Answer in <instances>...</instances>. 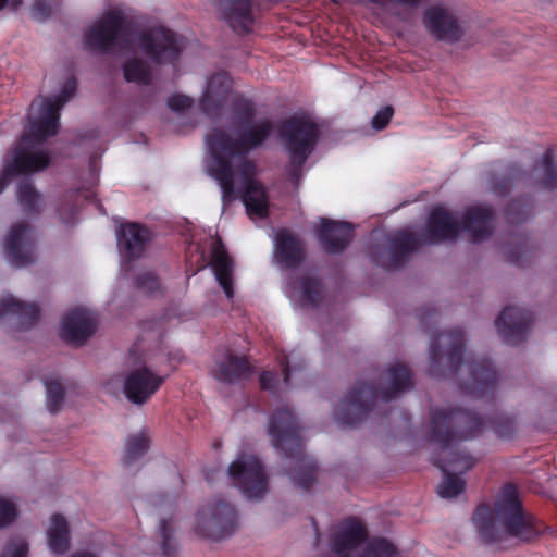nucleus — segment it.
Returning <instances> with one entry per match:
<instances>
[{
    "label": "nucleus",
    "instance_id": "6ab92c4d",
    "mask_svg": "<svg viewBox=\"0 0 557 557\" xmlns=\"http://www.w3.org/2000/svg\"><path fill=\"white\" fill-rule=\"evenodd\" d=\"M531 322L530 315L516 307L506 308L496 321L497 332L510 345L518 344Z\"/></svg>",
    "mask_w": 557,
    "mask_h": 557
},
{
    "label": "nucleus",
    "instance_id": "20e7f679",
    "mask_svg": "<svg viewBox=\"0 0 557 557\" xmlns=\"http://www.w3.org/2000/svg\"><path fill=\"white\" fill-rule=\"evenodd\" d=\"M481 425L476 416L461 410L438 409L433 412L431 438L442 447L441 457L436 460L443 471V481L437 486L440 497L451 499L463 492L465 481L459 474L470 470L475 460L467 454H455L450 458V446L456 438L474 436Z\"/></svg>",
    "mask_w": 557,
    "mask_h": 557
},
{
    "label": "nucleus",
    "instance_id": "f3484780",
    "mask_svg": "<svg viewBox=\"0 0 557 557\" xmlns=\"http://www.w3.org/2000/svg\"><path fill=\"white\" fill-rule=\"evenodd\" d=\"M95 330V317L83 308L67 312L62 320V336L74 345H82L94 334Z\"/></svg>",
    "mask_w": 557,
    "mask_h": 557
},
{
    "label": "nucleus",
    "instance_id": "c756f323",
    "mask_svg": "<svg viewBox=\"0 0 557 557\" xmlns=\"http://www.w3.org/2000/svg\"><path fill=\"white\" fill-rule=\"evenodd\" d=\"M17 199L18 202L29 211H35L38 209L41 197L37 194L35 188L33 187L29 181H23L17 188Z\"/></svg>",
    "mask_w": 557,
    "mask_h": 557
},
{
    "label": "nucleus",
    "instance_id": "09e8293b",
    "mask_svg": "<svg viewBox=\"0 0 557 557\" xmlns=\"http://www.w3.org/2000/svg\"><path fill=\"white\" fill-rule=\"evenodd\" d=\"M436 356H437V352H436V351H432V358H433L434 360H435Z\"/></svg>",
    "mask_w": 557,
    "mask_h": 557
},
{
    "label": "nucleus",
    "instance_id": "7ed1b4c3",
    "mask_svg": "<svg viewBox=\"0 0 557 557\" xmlns=\"http://www.w3.org/2000/svg\"><path fill=\"white\" fill-rule=\"evenodd\" d=\"M75 91L76 82L67 78L60 95L39 97L33 101L22 139L12 157L5 161L0 174V194L5 187L9 175L33 173L48 166L49 154L40 144L58 133L60 110Z\"/></svg>",
    "mask_w": 557,
    "mask_h": 557
},
{
    "label": "nucleus",
    "instance_id": "cd10ccee",
    "mask_svg": "<svg viewBox=\"0 0 557 557\" xmlns=\"http://www.w3.org/2000/svg\"><path fill=\"white\" fill-rule=\"evenodd\" d=\"M472 375V382L466 385V391L471 394L482 395L487 392L495 380V373L488 364L472 363L467 367Z\"/></svg>",
    "mask_w": 557,
    "mask_h": 557
},
{
    "label": "nucleus",
    "instance_id": "ea45409f",
    "mask_svg": "<svg viewBox=\"0 0 557 557\" xmlns=\"http://www.w3.org/2000/svg\"><path fill=\"white\" fill-rule=\"evenodd\" d=\"M168 106L173 111H184L191 106V99L185 95H173L169 98Z\"/></svg>",
    "mask_w": 557,
    "mask_h": 557
},
{
    "label": "nucleus",
    "instance_id": "4be33fe9",
    "mask_svg": "<svg viewBox=\"0 0 557 557\" xmlns=\"http://www.w3.org/2000/svg\"><path fill=\"white\" fill-rule=\"evenodd\" d=\"M149 239V231L135 223L122 225L117 233L119 249L128 259L140 256Z\"/></svg>",
    "mask_w": 557,
    "mask_h": 557
},
{
    "label": "nucleus",
    "instance_id": "f704fd0d",
    "mask_svg": "<svg viewBox=\"0 0 557 557\" xmlns=\"http://www.w3.org/2000/svg\"><path fill=\"white\" fill-rule=\"evenodd\" d=\"M159 533L162 539V550L164 555H170L174 549L172 544V536L174 533V527L172 520L161 519L159 522Z\"/></svg>",
    "mask_w": 557,
    "mask_h": 557
},
{
    "label": "nucleus",
    "instance_id": "e433bc0d",
    "mask_svg": "<svg viewBox=\"0 0 557 557\" xmlns=\"http://www.w3.org/2000/svg\"><path fill=\"white\" fill-rule=\"evenodd\" d=\"M393 108L387 106L377 111L375 116L372 119V127L376 131L383 129L393 116Z\"/></svg>",
    "mask_w": 557,
    "mask_h": 557
},
{
    "label": "nucleus",
    "instance_id": "5701e85b",
    "mask_svg": "<svg viewBox=\"0 0 557 557\" xmlns=\"http://www.w3.org/2000/svg\"><path fill=\"white\" fill-rule=\"evenodd\" d=\"M302 247L296 236L286 230L275 235L274 259L285 268L298 265L302 259Z\"/></svg>",
    "mask_w": 557,
    "mask_h": 557
},
{
    "label": "nucleus",
    "instance_id": "6e6552de",
    "mask_svg": "<svg viewBox=\"0 0 557 557\" xmlns=\"http://www.w3.org/2000/svg\"><path fill=\"white\" fill-rule=\"evenodd\" d=\"M164 377L151 371L145 362L134 361L124 374L116 373L103 382V388L111 395L123 392L133 404L146 403L161 386Z\"/></svg>",
    "mask_w": 557,
    "mask_h": 557
},
{
    "label": "nucleus",
    "instance_id": "393cba45",
    "mask_svg": "<svg viewBox=\"0 0 557 557\" xmlns=\"http://www.w3.org/2000/svg\"><path fill=\"white\" fill-rule=\"evenodd\" d=\"M224 18L237 32H246L252 22L249 0H220Z\"/></svg>",
    "mask_w": 557,
    "mask_h": 557
},
{
    "label": "nucleus",
    "instance_id": "4468645a",
    "mask_svg": "<svg viewBox=\"0 0 557 557\" xmlns=\"http://www.w3.org/2000/svg\"><path fill=\"white\" fill-rule=\"evenodd\" d=\"M5 260L15 268H23L36 260V235L25 222L13 224L3 238Z\"/></svg>",
    "mask_w": 557,
    "mask_h": 557
},
{
    "label": "nucleus",
    "instance_id": "a211bd4d",
    "mask_svg": "<svg viewBox=\"0 0 557 557\" xmlns=\"http://www.w3.org/2000/svg\"><path fill=\"white\" fill-rule=\"evenodd\" d=\"M289 300L299 307H313L323 298L321 283L311 275L290 278L285 288Z\"/></svg>",
    "mask_w": 557,
    "mask_h": 557
},
{
    "label": "nucleus",
    "instance_id": "a18cd8bd",
    "mask_svg": "<svg viewBox=\"0 0 557 557\" xmlns=\"http://www.w3.org/2000/svg\"><path fill=\"white\" fill-rule=\"evenodd\" d=\"M66 208L63 207L61 210H60V216H61V220L62 222L65 224V225H71L74 223L75 219H74V214L72 212L69 213V219L65 218V212H66Z\"/></svg>",
    "mask_w": 557,
    "mask_h": 557
},
{
    "label": "nucleus",
    "instance_id": "dca6fc26",
    "mask_svg": "<svg viewBox=\"0 0 557 557\" xmlns=\"http://www.w3.org/2000/svg\"><path fill=\"white\" fill-rule=\"evenodd\" d=\"M268 433L276 448L290 455L294 454V450L299 451L300 442L297 435V426L288 409L278 410L271 417Z\"/></svg>",
    "mask_w": 557,
    "mask_h": 557
},
{
    "label": "nucleus",
    "instance_id": "9d476101",
    "mask_svg": "<svg viewBox=\"0 0 557 557\" xmlns=\"http://www.w3.org/2000/svg\"><path fill=\"white\" fill-rule=\"evenodd\" d=\"M280 136L292 166L297 168L305 163L312 152L318 138V128L308 117L294 116L283 123Z\"/></svg>",
    "mask_w": 557,
    "mask_h": 557
},
{
    "label": "nucleus",
    "instance_id": "f03ea898",
    "mask_svg": "<svg viewBox=\"0 0 557 557\" xmlns=\"http://www.w3.org/2000/svg\"><path fill=\"white\" fill-rule=\"evenodd\" d=\"M86 44L95 49H126L134 54L123 64L124 77L127 82L148 84L151 71L148 64L136 54L144 52L158 63L174 61L183 49L181 40L169 29L158 27L143 34L133 35L128 22L119 9L106 11L88 29Z\"/></svg>",
    "mask_w": 557,
    "mask_h": 557
},
{
    "label": "nucleus",
    "instance_id": "de8ad7c7",
    "mask_svg": "<svg viewBox=\"0 0 557 557\" xmlns=\"http://www.w3.org/2000/svg\"><path fill=\"white\" fill-rule=\"evenodd\" d=\"M491 189L494 191V193H498V189L496 186H492Z\"/></svg>",
    "mask_w": 557,
    "mask_h": 557
},
{
    "label": "nucleus",
    "instance_id": "79ce46f5",
    "mask_svg": "<svg viewBox=\"0 0 557 557\" xmlns=\"http://www.w3.org/2000/svg\"><path fill=\"white\" fill-rule=\"evenodd\" d=\"M260 384L263 389H268L273 393L277 391L275 377L270 372H264L261 374Z\"/></svg>",
    "mask_w": 557,
    "mask_h": 557
},
{
    "label": "nucleus",
    "instance_id": "a19ab883",
    "mask_svg": "<svg viewBox=\"0 0 557 557\" xmlns=\"http://www.w3.org/2000/svg\"><path fill=\"white\" fill-rule=\"evenodd\" d=\"M49 11V5L41 0L35 1L32 5V16L39 21L46 18Z\"/></svg>",
    "mask_w": 557,
    "mask_h": 557
},
{
    "label": "nucleus",
    "instance_id": "49530a36",
    "mask_svg": "<svg viewBox=\"0 0 557 557\" xmlns=\"http://www.w3.org/2000/svg\"><path fill=\"white\" fill-rule=\"evenodd\" d=\"M71 557H96V556L90 553L79 552V553L72 555Z\"/></svg>",
    "mask_w": 557,
    "mask_h": 557
},
{
    "label": "nucleus",
    "instance_id": "2eb2a0df",
    "mask_svg": "<svg viewBox=\"0 0 557 557\" xmlns=\"http://www.w3.org/2000/svg\"><path fill=\"white\" fill-rule=\"evenodd\" d=\"M37 304L7 294L0 297V324L20 332L32 329L39 320Z\"/></svg>",
    "mask_w": 557,
    "mask_h": 557
},
{
    "label": "nucleus",
    "instance_id": "37998d69",
    "mask_svg": "<svg viewBox=\"0 0 557 557\" xmlns=\"http://www.w3.org/2000/svg\"><path fill=\"white\" fill-rule=\"evenodd\" d=\"M23 4V0H0V11L16 12Z\"/></svg>",
    "mask_w": 557,
    "mask_h": 557
},
{
    "label": "nucleus",
    "instance_id": "bb28decb",
    "mask_svg": "<svg viewBox=\"0 0 557 557\" xmlns=\"http://www.w3.org/2000/svg\"><path fill=\"white\" fill-rule=\"evenodd\" d=\"M47 543L53 554H64L70 547V528L66 519L61 515L50 518L46 530Z\"/></svg>",
    "mask_w": 557,
    "mask_h": 557
},
{
    "label": "nucleus",
    "instance_id": "f257e3e1",
    "mask_svg": "<svg viewBox=\"0 0 557 557\" xmlns=\"http://www.w3.org/2000/svg\"><path fill=\"white\" fill-rule=\"evenodd\" d=\"M269 120L247 122L238 131H213L206 139L209 158L206 169L222 190L225 206L242 196L250 219H263L269 212V197L260 182L255 178L256 169L246 154L260 146L272 133Z\"/></svg>",
    "mask_w": 557,
    "mask_h": 557
},
{
    "label": "nucleus",
    "instance_id": "0eeeda50",
    "mask_svg": "<svg viewBox=\"0 0 557 557\" xmlns=\"http://www.w3.org/2000/svg\"><path fill=\"white\" fill-rule=\"evenodd\" d=\"M411 385L409 370L400 363L392 366L385 373L384 386L381 392H375L366 383L358 384L341 403L336 419L341 423L355 425L364 417L370 403L377 398L388 401L409 389Z\"/></svg>",
    "mask_w": 557,
    "mask_h": 557
},
{
    "label": "nucleus",
    "instance_id": "412c9836",
    "mask_svg": "<svg viewBox=\"0 0 557 557\" xmlns=\"http://www.w3.org/2000/svg\"><path fill=\"white\" fill-rule=\"evenodd\" d=\"M319 238L329 252L343 250L351 239V227L346 222L320 220Z\"/></svg>",
    "mask_w": 557,
    "mask_h": 557
},
{
    "label": "nucleus",
    "instance_id": "c85d7f7f",
    "mask_svg": "<svg viewBox=\"0 0 557 557\" xmlns=\"http://www.w3.org/2000/svg\"><path fill=\"white\" fill-rule=\"evenodd\" d=\"M46 407L51 413L58 412L64 403L65 385L61 377L50 375L45 377Z\"/></svg>",
    "mask_w": 557,
    "mask_h": 557
},
{
    "label": "nucleus",
    "instance_id": "1a4fd4ad",
    "mask_svg": "<svg viewBox=\"0 0 557 557\" xmlns=\"http://www.w3.org/2000/svg\"><path fill=\"white\" fill-rule=\"evenodd\" d=\"M366 531L362 524L356 520H348L335 532L331 547L338 557H397L398 552L392 543L385 539H373L366 549L362 542Z\"/></svg>",
    "mask_w": 557,
    "mask_h": 557
},
{
    "label": "nucleus",
    "instance_id": "72a5a7b5",
    "mask_svg": "<svg viewBox=\"0 0 557 557\" xmlns=\"http://www.w3.org/2000/svg\"><path fill=\"white\" fill-rule=\"evenodd\" d=\"M28 543L23 537L11 539L1 555V557H27Z\"/></svg>",
    "mask_w": 557,
    "mask_h": 557
},
{
    "label": "nucleus",
    "instance_id": "423d86ee",
    "mask_svg": "<svg viewBox=\"0 0 557 557\" xmlns=\"http://www.w3.org/2000/svg\"><path fill=\"white\" fill-rule=\"evenodd\" d=\"M465 231L473 242L487 238L493 231L492 211L488 207L472 206L465 212L462 223L443 207L434 208L430 213L428 228L422 238L407 231L400 232L396 237V247L403 251L417 248L420 244H436L457 238L459 231Z\"/></svg>",
    "mask_w": 557,
    "mask_h": 557
},
{
    "label": "nucleus",
    "instance_id": "39448f33",
    "mask_svg": "<svg viewBox=\"0 0 557 557\" xmlns=\"http://www.w3.org/2000/svg\"><path fill=\"white\" fill-rule=\"evenodd\" d=\"M473 522L487 543L499 542L506 536L520 542H532L545 529L532 513L523 509L513 486H506L502 491L493 510L486 505L480 506L474 513Z\"/></svg>",
    "mask_w": 557,
    "mask_h": 557
},
{
    "label": "nucleus",
    "instance_id": "c9c22d12",
    "mask_svg": "<svg viewBox=\"0 0 557 557\" xmlns=\"http://www.w3.org/2000/svg\"><path fill=\"white\" fill-rule=\"evenodd\" d=\"M16 517V505L9 498L0 497V528L10 524Z\"/></svg>",
    "mask_w": 557,
    "mask_h": 557
},
{
    "label": "nucleus",
    "instance_id": "ddd939ff",
    "mask_svg": "<svg viewBox=\"0 0 557 557\" xmlns=\"http://www.w3.org/2000/svg\"><path fill=\"white\" fill-rule=\"evenodd\" d=\"M422 23L430 35L442 41L456 42L466 33L457 11L446 3H435L426 8Z\"/></svg>",
    "mask_w": 557,
    "mask_h": 557
},
{
    "label": "nucleus",
    "instance_id": "2f4dec72",
    "mask_svg": "<svg viewBox=\"0 0 557 557\" xmlns=\"http://www.w3.org/2000/svg\"><path fill=\"white\" fill-rule=\"evenodd\" d=\"M313 472L312 465L308 461H304L302 466H299L292 471L290 478L299 487L308 488L315 480Z\"/></svg>",
    "mask_w": 557,
    "mask_h": 557
},
{
    "label": "nucleus",
    "instance_id": "aec40b11",
    "mask_svg": "<svg viewBox=\"0 0 557 557\" xmlns=\"http://www.w3.org/2000/svg\"><path fill=\"white\" fill-rule=\"evenodd\" d=\"M210 265L225 296L232 299L234 297V264L220 240H214L212 244Z\"/></svg>",
    "mask_w": 557,
    "mask_h": 557
},
{
    "label": "nucleus",
    "instance_id": "c03bdc74",
    "mask_svg": "<svg viewBox=\"0 0 557 557\" xmlns=\"http://www.w3.org/2000/svg\"><path fill=\"white\" fill-rule=\"evenodd\" d=\"M290 362L292 361H290L289 357H286L285 361H282L283 373H284V382L286 384L289 382L290 376H292V372H293V368H292Z\"/></svg>",
    "mask_w": 557,
    "mask_h": 557
},
{
    "label": "nucleus",
    "instance_id": "f8f14e48",
    "mask_svg": "<svg viewBox=\"0 0 557 557\" xmlns=\"http://www.w3.org/2000/svg\"><path fill=\"white\" fill-rule=\"evenodd\" d=\"M228 475L248 499H260L268 493L264 469L253 455H240L228 467Z\"/></svg>",
    "mask_w": 557,
    "mask_h": 557
},
{
    "label": "nucleus",
    "instance_id": "a878e982",
    "mask_svg": "<svg viewBox=\"0 0 557 557\" xmlns=\"http://www.w3.org/2000/svg\"><path fill=\"white\" fill-rule=\"evenodd\" d=\"M248 372L249 366L247 361L228 352L216 361L213 369L214 377L225 383H233L244 377Z\"/></svg>",
    "mask_w": 557,
    "mask_h": 557
},
{
    "label": "nucleus",
    "instance_id": "b1692460",
    "mask_svg": "<svg viewBox=\"0 0 557 557\" xmlns=\"http://www.w3.org/2000/svg\"><path fill=\"white\" fill-rule=\"evenodd\" d=\"M230 88L231 79L226 73L221 72L210 77L200 100L202 111L210 113L214 108H218Z\"/></svg>",
    "mask_w": 557,
    "mask_h": 557
},
{
    "label": "nucleus",
    "instance_id": "9b49d317",
    "mask_svg": "<svg viewBox=\"0 0 557 557\" xmlns=\"http://www.w3.org/2000/svg\"><path fill=\"white\" fill-rule=\"evenodd\" d=\"M237 527V513L227 502L216 498L200 509L196 518L199 535L219 541L231 535Z\"/></svg>",
    "mask_w": 557,
    "mask_h": 557
},
{
    "label": "nucleus",
    "instance_id": "7c9ffc66",
    "mask_svg": "<svg viewBox=\"0 0 557 557\" xmlns=\"http://www.w3.org/2000/svg\"><path fill=\"white\" fill-rule=\"evenodd\" d=\"M149 445V436L145 431L137 432L128 436L126 441V455L134 459L143 455Z\"/></svg>",
    "mask_w": 557,
    "mask_h": 557
},
{
    "label": "nucleus",
    "instance_id": "4c0bfd02",
    "mask_svg": "<svg viewBox=\"0 0 557 557\" xmlns=\"http://www.w3.org/2000/svg\"><path fill=\"white\" fill-rule=\"evenodd\" d=\"M543 171L545 173L544 185L547 188H554L557 186V170L552 164L550 157L545 156L543 161Z\"/></svg>",
    "mask_w": 557,
    "mask_h": 557
},
{
    "label": "nucleus",
    "instance_id": "473e14b6",
    "mask_svg": "<svg viewBox=\"0 0 557 557\" xmlns=\"http://www.w3.org/2000/svg\"><path fill=\"white\" fill-rule=\"evenodd\" d=\"M437 342L440 345L451 346L448 350L451 360L459 354L463 346L462 334L459 330H455L447 334L441 335Z\"/></svg>",
    "mask_w": 557,
    "mask_h": 557
},
{
    "label": "nucleus",
    "instance_id": "58836bf2",
    "mask_svg": "<svg viewBox=\"0 0 557 557\" xmlns=\"http://www.w3.org/2000/svg\"><path fill=\"white\" fill-rule=\"evenodd\" d=\"M137 284L139 288L149 293H152L159 288L158 278L152 272H147L138 276Z\"/></svg>",
    "mask_w": 557,
    "mask_h": 557
}]
</instances>
